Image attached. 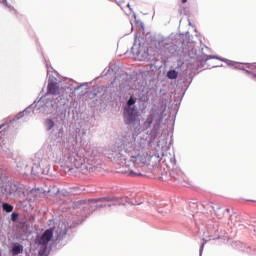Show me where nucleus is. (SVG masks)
<instances>
[{
	"label": "nucleus",
	"mask_w": 256,
	"mask_h": 256,
	"mask_svg": "<svg viewBox=\"0 0 256 256\" xmlns=\"http://www.w3.org/2000/svg\"><path fill=\"white\" fill-rule=\"evenodd\" d=\"M2 209L4 211H6V213H11V211H13V206H11L10 204H7V203H3Z\"/></svg>",
	"instance_id": "6ab92c4d"
},
{
	"label": "nucleus",
	"mask_w": 256,
	"mask_h": 256,
	"mask_svg": "<svg viewBox=\"0 0 256 256\" xmlns=\"http://www.w3.org/2000/svg\"><path fill=\"white\" fill-rule=\"evenodd\" d=\"M23 117H25V112L22 111V112H19L14 118L12 121H19V119H23Z\"/></svg>",
	"instance_id": "412c9836"
},
{
	"label": "nucleus",
	"mask_w": 256,
	"mask_h": 256,
	"mask_svg": "<svg viewBox=\"0 0 256 256\" xmlns=\"http://www.w3.org/2000/svg\"><path fill=\"white\" fill-rule=\"evenodd\" d=\"M16 195H27V187L21 183H16Z\"/></svg>",
	"instance_id": "4468645a"
},
{
	"label": "nucleus",
	"mask_w": 256,
	"mask_h": 256,
	"mask_svg": "<svg viewBox=\"0 0 256 256\" xmlns=\"http://www.w3.org/2000/svg\"><path fill=\"white\" fill-rule=\"evenodd\" d=\"M187 2V0H182V3H186Z\"/></svg>",
	"instance_id": "f704fd0d"
},
{
	"label": "nucleus",
	"mask_w": 256,
	"mask_h": 256,
	"mask_svg": "<svg viewBox=\"0 0 256 256\" xmlns=\"http://www.w3.org/2000/svg\"><path fill=\"white\" fill-rule=\"evenodd\" d=\"M5 193L9 196L17 195V183L6 186Z\"/></svg>",
	"instance_id": "ddd939ff"
},
{
	"label": "nucleus",
	"mask_w": 256,
	"mask_h": 256,
	"mask_svg": "<svg viewBox=\"0 0 256 256\" xmlns=\"http://www.w3.org/2000/svg\"><path fill=\"white\" fill-rule=\"evenodd\" d=\"M151 47L155 49L157 53H169L170 55H175L177 51V45L171 43V39L164 36H157L151 41Z\"/></svg>",
	"instance_id": "20e7f679"
},
{
	"label": "nucleus",
	"mask_w": 256,
	"mask_h": 256,
	"mask_svg": "<svg viewBox=\"0 0 256 256\" xmlns=\"http://www.w3.org/2000/svg\"><path fill=\"white\" fill-rule=\"evenodd\" d=\"M135 99L130 97L124 108V122L126 125H131L137 119V108H135Z\"/></svg>",
	"instance_id": "1a4fd4ad"
},
{
	"label": "nucleus",
	"mask_w": 256,
	"mask_h": 256,
	"mask_svg": "<svg viewBox=\"0 0 256 256\" xmlns=\"http://www.w3.org/2000/svg\"><path fill=\"white\" fill-rule=\"evenodd\" d=\"M129 175H131V176H134V175H141V172H140V171H133V170H130Z\"/></svg>",
	"instance_id": "b1692460"
},
{
	"label": "nucleus",
	"mask_w": 256,
	"mask_h": 256,
	"mask_svg": "<svg viewBox=\"0 0 256 256\" xmlns=\"http://www.w3.org/2000/svg\"><path fill=\"white\" fill-rule=\"evenodd\" d=\"M31 193H32V195H34V193H37V190L32 189Z\"/></svg>",
	"instance_id": "7c9ffc66"
},
{
	"label": "nucleus",
	"mask_w": 256,
	"mask_h": 256,
	"mask_svg": "<svg viewBox=\"0 0 256 256\" xmlns=\"http://www.w3.org/2000/svg\"><path fill=\"white\" fill-rule=\"evenodd\" d=\"M54 243L57 245L61 243V245H65V239L67 238V225L59 224L55 228V232H53V228L47 229L42 235L36 237L37 245H41L43 249H47V245H49V241L53 239Z\"/></svg>",
	"instance_id": "f03ea898"
},
{
	"label": "nucleus",
	"mask_w": 256,
	"mask_h": 256,
	"mask_svg": "<svg viewBox=\"0 0 256 256\" xmlns=\"http://www.w3.org/2000/svg\"><path fill=\"white\" fill-rule=\"evenodd\" d=\"M171 176L174 177V179H179V178L175 177L173 174H171Z\"/></svg>",
	"instance_id": "72a5a7b5"
},
{
	"label": "nucleus",
	"mask_w": 256,
	"mask_h": 256,
	"mask_svg": "<svg viewBox=\"0 0 256 256\" xmlns=\"http://www.w3.org/2000/svg\"><path fill=\"white\" fill-rule=\"evenodd\" d=\"M210 59H218L219 61H223L224 63H227L230 67H233L235 65L234 61H231L229 59L220 58L219 56H207L204 61H209Z\"/></svg>",
	"instance_id": "f8f14e48"
},
{
	"label": "nucleus",
	"mask_w": 256,
	"mask_h": 256,
	"mask_svg": "<svg viewBox=\"0 0 256 256\" xmlns=\"http://www.w3.org/2000/svg\"><path fill=\"white\" fill-rule=\"evenodd\" d=\"M157 151L159 153L149 154L145 150V143L143 141L137 142L135 136L129 134L125 135L122 139V146L120 149L113 151L112 157L114 161H117L122 167H134L139 169L145 167L151 159H154L155 163H159L162 157L167 155L169 145L167 144V135L161 133L157 140Z\"/></svg>",
	"instance_id": "f257e3e1"
},
{
	"label": "nucleus",
	"mask_w": 256,
	"mask_h": 256,
	"mask_svg": "<svg viewBox=\"0 0 256 256\" xmlns=\"http://www.w3.org/2000/svg\"><path fill=\"white\" fill-rule=\"evenodd\" d=\"M90 203L95 207H112V205H125V203H129L128 197H107V198H99L96 200H90Z\"/></svg>",
	"instance_id": "0eeeda50"
},
{
	"label": "nucleus",
	"mask_w": 256,
	"mask_h": 256,
	"mask_svg": "<svg viewBox=\"0 0 256 256\" xmlns=\"http://www.w3.org/2000/svg\"><path fill=\"white\" fill-rule=\"evenodd\" d=\"M35 107H37L40 113H46V115L55 113V102L53 101V96L46 94L38 100Z\"/></svg>",
	"instance_id": "6e6552de"
},
{
	"label": "nucleus",
	"mask_w": 256,
	"mask_h": 256,
	"mask_svg": "<svg viewBox=\"0 0 256 256\" xmlns=\"http://www.w3.org/2000/svg\"><path fill=\"white\" fill-rule=\"evenodd\" d=\"M248 69H256V63L247 64Z\"/></svg>",
	"instance_id": "a878e982"
},
{
	"label": "nucleus",
	"mask_w": 256,
	"mask_h": 256,
	"mask_svg": "<svg viewBox=\"0 0 256 256\" xmlns=\"http://www.w3.org/2000/svg\"><path fill=\"white\" fill-rule=\"evenodd\" d=\"M119 5V7H121V9H123V4H118Z\"/></svg>",
	"instance_id": "473e14b6"
},
{
	"label": "nucleus",
	"mask_w": 256,
	"mask_h": 256,
	"mask_svg": "<svg viewBox=\"0 0 256 256\" xmlns=\"http://www.w3.org/2000/svg\"><path fill=\"white\" fill-rule=\"evenodd\" d=\"M11 253L13 256L21 255V253H23V245L14 244L11 248Z\"/></svg>",
	"instance_id": "2eb2a0df"
},
{
	"label": "nucleus",
	"mask_w": 256,
	"mask_h": 256,
	"mask_svg": "<svg viewBox=\"0 0 256 256\" xmlns=\"http://www.w3.org/2000/svg\"><path fill=\"white\" fill-rule=\"evenodd\" d=\"M85 85H87V83L82 84V85H80V86H77V87L74 89V91H79L80 87H85Z\"/></svg>",
	"instance_id": "c85d7f7f"
},
{
	"label": "nucleus",
	"mask_w": 256,
	"mask_h": 256,
	"mask_svg": "<svg viewBox=\"0 0 256 256\" xmlns=\"http://www.w3.org/2000/svg\"><path fill=\"white\" fill-rule=\"evenodd\" d=\"M245 71H246V73H248V75H251V79H254V81H256V74L255 73H253L249 70H245Z\"/></svg>",
	"instance_id": "5701e85b"
},
{
	"label": "nucleus",
	"mask_w": 256,
	"mask_h": 256,
	"mask_svg": "<svg viewBox=\"0 0 256 256\" xmlns=\"http://www.w3.org/2000/svg\"><path fill=\"white\" fill-rule=\"evenodd\" d=\"M205 247V243H202L201 244V247H200V256L203 255V249Z\"/></svg>",
	"instance_id": "bb28decb"
},
{
	"label": "nucleus",
	"mask_w": 256,
	"mask_h": 256,
	"mask_svg": "<svg viewBox=\"0 0 256 256\" xmlns=\"http://www.w3.org/2000/svg\"><path fill=\"white\" fill-rule=\"evenodd\" d=\"M167 77L168 79H177V77H179V72L176 70H169L167 72Z\"/></svg>",
	"instance_id": "f3484780"
},
{
	"label": "nucleus",
	"mask_w": 256,
	"mask_h": 256,
	"mask_svg": "<svg viewBox=\"0 0 256 256\" xmlns=\"http://www.w3.org/2000/svg\"><path fill=\"white\" fill-rule=\"evenodd\" d=\"M161 123H163V112L153 109L145 121V127L153 125L151 130L152 137H157V135L161 134Z\"/></svg>",
	"instance_id": "39448f33"
},
{
	"label": "nucleus",
	"mask_w": 256,
	"mask_h": 256,
	"mask_svg": "<svg viewBox=\"0 0 256 256\" xmlns=\"http://www.w3.org/2000/svg\"><path fill=\"white\" fill-rule=\"evenodd\" d=\"M254 233H255V235H256V228H254Z\"/></svg>",
	"instance_id": "e433bc0d"
},
{
	"label": "nucleus",
	"mask_w": 256,
	"mask_h": 256,
	"mask_svg": "<svg viewBox=\"0 0 256 256\" xmlns=\"http://www.w3.org/2000/svg\"><path fill=\"white\" fill-rule=\"evenodd\" d=\"M0 3H2V5H4V7H6L7 9H9L10 13H15V8H13V6H11L7 0H0Z\"/></svg>",
	"instance_id": "a211bd4d"
},
{
	"label": "nucleus",
	"mask_w": 256,
	"mask_h": 256,
	"mask_svg": "<svg viewBox=\"0 0 256 256\" xmlns=\"http://www.w3.org/2000/svg\"><path fill=\"white\" fill-rule=\"evenodd\" d=\"M23 163H27V162H18L17 165H21V167H19V169L25 170V166H23Z\"/></svg>",
	"instance_id": "cd10ccee"
},
{
	"label": "nucleus",
	"mask_w": 256,
	"mask_h": 256,
	"mask_svg": "<svg viewBox=\"0 0 256 256\" xmlns=\"http://www.w3.org/2000/svg\"><path fill=\"white\" fill-rule=\"evenodd\" d=\"M140 47H141V43H139L138 45H137V36H135V40H134V45L132 46V53L134 54V55H137V54H139V49H140Z\"/></svg>",
	"instance_id": "dca6fc26"
},
{
	"label": "nucleus",
	"mask_w": 256,
	"mask_h": 256,
	"mask_svg": "<svg viewBox=\"0 0 256 256\" xmlns=\"http://www.w3.org/2000/svg\"><path fill=\"white\" fill-rule=\"evenodd\" d=\"M44 127L46 131H51L50 133L51 141H53L54 143H63V135H64L63 128L57 127L53 119L47 118L44 121Z\"/></svg>",
	"instance_id": "423d86ee"
},
{
	"label": "nucleus",
	"mask_w": 256,
	"mask_h": 256,
	"mask_svg": "<svg viewBox=\"0 0 256 256\" xmlns=\"http://www.w3.org/2000/svg\"><path fill=\"white\" fill-rule=\"evenodd\" d=\"M19 167H21V164H17V171L21 174V175H39V174H43L46 175L47 173L45 172V170H42L38 164H35L34 166H29V164L27 163H23V169H19Z\"/></svg>",
	"instance_id": "9b49d317"
},
{
	"label": "nucleus",
	"mask_w": 256,
	"mask_h": 256,
	"mask_svg": "<svg viewBox=\"0 0 256 256\" xmlns=\"http://www.w3.org/2000/svg\"><path fill=\"white\" fill-rule=\"evenodd\" d=\"M47 95H50V97H53V95L65 97V89L59 87V82L57 81V78L50 77L48 79Z\"/></svg>",
	"instance_id": "9d476101"
},
{
	"label": "nucleus",
	"mask_w": 256,
	"mask_h": 256,
	"mask_svg": "<svg viewBox=\"0 0 256 256\" xmlns=\"http://www.w3.org/2000/svg\"><path fill=\"white\" fill-rule=\"evenodd\" d=\"M64 169L67 173L70 175H73L75 171H83V169H86V171H89L90 173H93L94 171H97V165L93 161L89 160L88 165L83 164L79 161H77V158L74 156H69L64 164Z\"/></svg>",
	"instance_id": "7ed1b4c3"
},
{
	"label": "nucleus",
	"mask_w": 256,
	"mask_h": 256,
	"mask_svg": "<svg viewBox=\"0 0 256 256\" xmlns=\"http://www.w3.org/2000/svg\"><path fill=\"white\" fill-rule=\"evenodd\" d=\"M5 127V124L0 125V130Z\"/></svg>",
	"instance_id": "2f4dec72"
},
{
	"label": "nucleus",
	"mask_w": 256,
	"mask_h": 256,
	"mask_svg": "<svg viewBox=\"0 0 256 256\" xmlns=\"http://www.w3.org/2000/svg\"><path fill=\"white\" fill-rule=\"evenodd\" d=\"M2 150H3V151H5V152H7V150H6V149H4L3 147H2Z\"/></svg>",
	"instance_id": "c9c22d12"
},
{
	"label": "nucleus",
	"mask_w": 256,
	"mask_h": 256,
	"mask_svg": "<svg viewBox=\"0 0 256 256\" xmlns=\"http://www.w3.org/2000/svg\"><path fill=\"white\" fill-rule=\"evenodd\" d=\"M35 103L37 102H34L33 104H31L29 107H27L25 110H23L24 112V115H29L32 111H33V108L35 107Z\"/></svg>",
	"instance_id": "aec40b11"
},
{
	"label": "nucleus",
	"mask_w": 256,
	"mask_h": 256,
	"mask_svg": "<svg viewBox=\"0 0 256 256\" xmlns=\"http://www.w3.org/2000/svg\"><path fill=\"white\" fill-rule=\"evenodd\" d=\"M126 7H128V8L130 9V11H132V9H131V4L127 3V4H126Z\"/></svg>",
	"instance_id": "c756f323"
},
{
	"label": "nucleus",
	"mask_w": 256,
	"mask_h": 256,
	"mask_svg": "<svg viewBox=\"0 0 256 256\" xmlns=\"http://www.w3.org/2000/svg\"><path fill=\"white\" fill-rule=\"evenodd\" d=\"M17 217H19V214L15 213V212H13V213L11 214V219H12V221H16Z\"/></svg>",
	"instance_id": "393cba45"
},
{
	"label": "nucleus",
	"mask_w": 256,
	"mask_h": 256,
	"mask_svg": "<svg viewBox=\"0 0 256 256\" xmlns=\"http://www.w3.org/2000/svg\"><path fill=\"white\" fill-rule=\"evenodd\" d=\"M215 215H217V217H219L220 219H221V217H223V211L221 210V208H218Z\"/></svg>",
	"instance_id": "4be33fe9"
}]
</instances>
